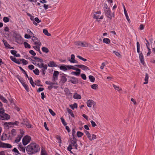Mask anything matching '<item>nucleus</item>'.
<instances>
[{"label": "nucleus", "mask_w": 155, "mask_h": 155, "mask_svg": "<svg viewBox=\"0 0 155 155\" xmlns=\"http://www.w3.org/2000/svg\"><path fill=\"white\" fill-rule=\"evenodd\" d=\"M43 32L45 35L48 36H50L51 35V34L48 32L47 29H44L43 30Z\"/></svg>", "instance_id": "obj_29"}, {"label": "nucleus", "mask_w": 155, "mask_h": 155, "mask_svg": "<svg viewBox=\"0 0 155 155\" xmlns=\"http://www.w3.org/2000/svg\"><path fill=\"white\" fill-rule=\"evenodd\" d=\"M6 137V134H3L2 136V137H1L2 140H6V138H5Z\"/></svg>", "instance_id": "obj_62"}, {"label": "nucleus", "mask_w": 155, "mask_h": 155, "mask_svg": "<svg viewBox=\"0 0 155 155\" xmlns=\"http://www.w3.org/2000/svg\"><path fill=\"white\" fill-rule=\"evenodd\" d=\"M0 99L4 103H7L8 102V101L2 95L0 94Z\"/></svg>", "instance_id": "obj_21"}, {"label": "nucleus", "mask_w": 155, "mask_h": 155, "mask_svg": "<svg viewBox=\"0 0 155 155\" xmlns=\"http://www.w3.org/2000/svg\"><path fill=\"white\" fill-rule=\"evenodd\" d=\"M106 15L109 18L111 19L112 16L111 15V11L110 8L107 9V10H104Z\"/></svg>", "instance_id": "obj_8"}, {"label": "nucleus", "mask_w": 155, "mask_h": 155, "mask_svg": "<svg viewBox=\"0 0 155 155\" xmlns=\"http://www.w3.org/2000/svg\"><path fill=\"white\" fill-rule=\"evenodd\" d=\"M68 61L71 63H78V61L75 60H71V59H69L68 60Z\"/></svg>", "instance_id": "obj_60"}, {"label": "nucleus", "mask_w": 155, "mask_h": 155, "mask_svg": "<svg viewBox=\"0 0 155 155\" xmlns=\"http://www.w3.org/2000/svg\"><path fill=\"white\" fill-rule=\"evenodd\" d=\"M10 58L12 60L15 62H16L17 61L18 59L16 58L15 57H13L12 56L10 57Z\"/></svg>", "instance_id": "obj_50"}, {"label": "nucleus", "mask_w": 155, "mask_h": 155, "mask_svg": "<svg viewBox=\"0 0 155 155\" xmlns=\"http://www.w3.org/2000/svg\"><path fill=\"white\" fill-rule=\"evenodd\" d=\"M73 98L76 99H80L81 98V96L80 95L76 93L74 94L73 96Z\"/></svg>", "instance_id": "obj_18"}, {"label": "nucleus", "mask_w": 155, "mask_h": 155, "mask_svg": "<svg viewBox=\"0 0 155 155\" xmlns=\"http://www.w3.org/2000/svg\"><path fill=\"white\" fill-rule=\"evenodd\" d=\"M69 81L74 84H75L78 83V78L74 77H72L70 78Z\"/></svg>", "instance_id": "obj_5"}, {"label": "nucleus", "mask_w": 155, "mask_h": 155, "mask_svg": "<svg viewBox=\"0 0 155 155\" xmlns=\"http://www.w3.org/2000/svg\"><path fill=\"white\" fill-rule=\"evenodd\" d=\"M89 78L91 82H94L95 79L94 77L92 75H89Z\"/></svg>", "instance_id": "obj_33"}, {"label": "nucleus", "mask_w": 155, "mask_h": 155, "mask_svg": "<svg viewBox=\"0 0 155 155\" xmlns=\"http://www.w3.org/2000/svg\"><path fill=\"white\" fill-rule=\"evenodd\" d=\"M38 46H34L33 47V48L37 51H38V50L40 49V46H39V45H38Z\"/></svg>", "instance_id": "obj_48"}, {"label": "nucleus", "mask_w": 155, "mask_h": 155, "mask_svg": "<svg viewBox=\"0 0 155 155\" xmlns=\"http://www.w3.org/2000/svg\"><path fill=\"white\" fill-rule=\"evenodd\" d=\"M22 137V135L20 136L19 135H18L17 137L16 138L15 140V141L16 143H18L19 142L21 138Z\"/></svg>", "instance_id": "obj_22"}, {"label": "nucleus", "mask_w": 155, "mask_h": 155, "mask_svg": "<svg viewBox=\"0 0 155 155\" xmlns=\"http://www.w3.org/2000/svg\"><path fill=\"white\" fill-rule=\"evenodd\" d=\"M10 124L13 125L18 126V124L19 123V122L18 121H16L14 122H10Z\"/></svg>", "instance_id": "obj_40"}, {"label": "nucleus", "mask_w": 155, "mask_h": 155, "mask_svg": "<svg viewBox=\"0 0 155 155\" xmlns=\"http://www.w3.org/2000/svg\"><path fill=\"white\" fill-rule=\"evenodd\" d=\"M29 53L32 55L35 56L36 55V53L33 50H31L29 51Z\"/></svg>", "instance_id": "obj_52"}, {"label": "nucleus", "mask_w": 155, "mask_h": 155, "mask_svg": "<svg viewBox=\"0 0 155 155\" xmlns=\"http://www.w3.org/2000/svg\"><path fill=\"white\" fill-rule=\"evenodd\" d=\"M31 36L30 35L25 34V38H26L28 39L31 38Z\"/></svg>", "instance_id": "obj_63"}, {"label": "nucleus", "mask_w": 155, "mask_h": 155, "mask_svg": "<svg viewBox=\"0 0 155 155\" xmlns=\"http://www.w3.org/2000/svg\"><path fill=\"white\" fill-rule=\"evenodd\" d=\"M113 52L118 57H120L121 56V55L118 52H117V51H113Z\"/></svg>", "instance_id": "obj_56"}, {"label": "nucleus", "mask_w": 155, "mask_h": 155, "mask_svg": "<svg viewBox=\"0 0 155 155\" xmlns=\"http://www.w3.org/2000/svg\"><path fill=\"white\" fill-rule=\"evenodd\" d=\"M75 66L77 67L78 68H81L84 70H85L88 69V68L86 66L82 64H76L75 65Z\"/></svg>", "instance_id": "obj_10"}, {"label": "nucleus", "mask_w": 155, "mask_h": 155, "mask_svg": "<svg viewBox=\"0 0 155 155\" xmlns=\"http://www.w3.org/2000/svg\"><path fill=\"white\" fill-rule=\"evenodd\" d=\"M137 51L138 53L140 52V44L138 42L137 43Z\"/></svg>", "instance_id": "obj_34"}, {"label": "nucleus", "mask_w": 155, "mask_h": 155, "mask_svg": "<svg viewBox=\"0 0 155 155\" xmlns=\"http://www.w3.org/2000/svg\"><path fill=\"white\" fill-rule=\"evenodd\" d=\"M148 78H149V76L147 73H146L145 75V77L144 79V81H145L143 83V84H147L148 83Z\"/></svg>", "instance_id": "obj_20"}, {"label": "nucleus", "mask_w": 155, "mask_h": 155, "mask_svg": "<svg viewBox=\"0 0 155 155\" xmlns=\"http://www.w3.org/2000/svg\"><path fill=\"white\" fill-rule=\"evenodd\" d=\"M11 134L13 136H15L16 134V130H15L14 129H13L11 130Z\"/></svg>", "instance_id": "obj_43"}, {"label": "nucleus", "mask_w": 155, "mask_h": 155, "mask_svg": "<svg viewBox=\"0 0 155 155\" xmlns=\"http://www.w3.org/2000/svg\"><path fill=\"white\" fill-rule=\"evenodd\" d=\"M49 111L50 114L53 116H54L55 115V113L54 111L51 109H49Z\"/></svg>", "instance_id": "obj_46"}, {"label": "nucleus", "mask_w": 155, "mask_h": 155, "mask_svg": "<svg viewBox=\"0 0 155 155\" xmlns=\"http://www.w3.org/2000/svg\"><path fill=\"white\" fill-rule=\"evenodd\" d=\"M2 145L0 146L1 147L8 148H11L12 147V145L9 144L3 143Z\"/></svg>", "instance_id": "obj_17"}, {"label": "nucleus", "mask_w": 155, "mask_h": 155, "mask_svg": "<svg viewBox=\"0 0 155 155\" xmlns=\"http://www.w3.org/2000/svg\"><path fill=\"white\" fill-rule=\"evenodd\" d=\"M84 134L80 131H78L77 133V135L78 137H81Z\"/></svg>", "instance_id": "obj_39"}, {"label": "nucleus", "mask_w": 155, "mask_h": 155, "mask_svg": "<svg viewBox=\"0 0 155 155\" xmlns=\"http://www.w3.org/2000/svg\"><path fill=\"white\" fill-rule=\"evenodd\" d=\"M70 107L72 109L74 110L75 108H77V104L76 103H74L73 104L70 105Z\"/></svg>", "instance_id": "obj_28"}, {"label": "nucleus", "mask_w": 155, "mask_h": 155, "mask_svg": "<svg viewBox=\"0 0 155 155\" xmlns=\"http://www.w3.org/2000/svg\"><path fill=\"white\" fill-rule=\"evenodd\" d=\"M77 57L78 58L80 59L83 60L84 61H87V59L84 58L79 55H78Z\"/></svg>", "instance_id": "obj_49"}, {"label": "nucleus", "mask_w": 155, "mask_h": 155, "mask_svg": "<svg viewBox=\"0 0 155 155\" xmlns=\"http://www.w3.org/2000/svg\"><path fill=\"white\" fill-rule=\"evenodd\" d=\"M12 151L14 152H15V153H17L18 154H20L19 153V152L18 151V150L16 148H14L13 149Z\"/></svg>", "instance_id": "obj_55"}, {"label": "nucleus", "mask_w": 155, "mask_h": 155, "mask_svg": "<svg viewBox=\"0 0 155 155\" xmlns=\"http://www.w3.org/2000/svg\"><path fill=\"white\" fill-rule=\"evenodd\" d=\"M91 124L92 126V127H94L97 126L96 124L93 120L91 121Z\"/></svg>", "instance_id": "obj_53"}, {"label": "nucleus", "mask_w": 155, "mask_h": 155, "mask_svg": "<svg viewBox=\"0 0 155 155\" xmlns=\"http://www.w3.org/2000/svg\"><path fill=\"white\" fill-rule=\"evenodd\" d=\"M67 111L68 113L70 114L71 116L72 117H74V115L73 113V112L72 110L70 109L67 108Z\"/></svg>", "instance_id": "obj_24"}, {"label": "nucleus", "mask_w": 155, "mask_h": 155, "mask_svg": "<svg viewBox=\"0 0 155 155\" xmlns=\"http://www.w3.org/2000/svg\"><path fill=\"white\" fill-rule=\"evenodd\" d=\"M59 68L60 70H63L64 71H66L67 70L66 65H61V66H60Z\"/></svg>", "instance_id": "obj_25"}, {"label": "nucleus", "mask_w": 155, "mask_h": 155, "mask_svg": "<svg viewBox=\"0 0 155 155\" xmlns=\"http://www.w3.org/2000/svg\"><path fill=\"white\" fill-rule=\"evenodd\" d=\"M40 81L39 80H37L35 81V84L38 86H42V85L40 84Z\"/></svg>", "instance_id": "obj_36"}, {"label": "nucleus", "mask_w": 155, "mask_h": 155, "mask_svg": "<svg viewBox=\"0 0 155 155\" xmlns=\"http://www.w3.org/2000/svg\"><path fill=\"white\" fill-rule=\"evenodd\" d=\"M65 76H67V75L65 74V75H63L61 76V81L62 83H64L67 80V79Z\"/></svg>", "instance_id": "obj_19"}, {"label": "nucleus", "mask_w": 155, "mask_h": 155, "mask_svg": "<svg viewBox=\"0 0 155 155\" xmlns=\"http://www.w3.org/2000/svg\"><path fill=\"white\" fill-rule=\"evenodd\" d=\"M11 52L12 55L15 56L17 53V51L15 50H11Z\"/></svg>", "instance_id": "obj_59"}, {"label": "nucleus", "mask_w": 155, "mask_h": 155, "mask_svg": "<svg viewBox=\"0 0 155 155\" xmlns=\"http://www.w3.org/2000/svg\"><path fill=\"white\" fill-rule=\"evenodd\" d=\"M19 60L20 61H22L24 64L26 65L28 64V62L24 59H20Z\"/></svg>", "instance_id": "obj_32"}, {"label": "nucleus", "mask_w": 155, "mask_h": 155, "mask_svg": "<svg viewBox=\"0 0 155 155\" xmlns=\"http://www.w3.org/2000/svg\"><path fill=\"white\" fill-rule=\"evenodd\" d=\"M31 140V137L30 136L26 135L22 139V143L23 145L25 146Z\"/></svg>", "instance_id": "obj_3"}, {"label": "nucleus", "mask_w": 155, "mask_h": 155, "mask_svg": "<svg viewBox=\"0 0 155 155\" xmlns=\"http://www.w3.org/2000/svg\"><path fill=\"white\" fill-rule=\"evenodd\" d=\"M47 66L46 64H44L43 63H41V65L39 66L40 68H43L41 69L40 71L41 72V74L42 75H44L46 73V70L47 69Z\"/></svg>", "instance_id": "obj_4"}, {"label": "nucleus", "mask_w": 155, "mask_h": 155, "mask_svg": "<svg viewBox=\"0 0 155 155\" xmlns=\"http://www.w3.org/2000/svg\"><path fill=\"white\" fill-rule=\"evenodd\" d=\"M32 40L35 43V44L36 45H39V46H41V44L40 41L38 40V38L34 36H33L32 38Z\"/></svg>", "instance_id": "obj_6"}, {"label": "nucleus", "mask_w": 155, "mask_h": 155, "mask_svg": "<svg viewBox=\"0 0 155 155\" xmlns=\"http://www.w3.org/2000/svg\"><path fill=\"white\" fill-rule=\"evenodd\" d=\"M87 104L88 107H91L92 106H94L95 104V103L92 100H89L87 101Z\"/></svg>", "instance_id": "obj_7"}, {"label": "nucleus", "mask_w": 155, "mask_h": 155, "mask_svg": "<svg viewBox=\"0 0 155 155\" xmlns=\"http://www.w3.org/2000/svg\"><path fill=\"white\" fill-rule=\"evenodd\" d=\"M81 46L86 47L88 46V45L87 43L85 42H81Z\"/></svg>", "instance_id": "obj_44"}, {"label": "nucleus", "mask_w": 155, "mask_h": 155, "mask_svg": "<svg viewBox=\"0 0 155 155\" xmlns=\"http://www.w3.org/2000/svg\"><path fill=\"white\" fill-rule=\"evenodd\" d=\"M29 69L32 70L34 68V66L32 64H30L28 66Z\"/></svg>", "instance_id": "obj_58"}, {"label": "nucleus", "mask_w": 155, "mask_h": 155, "mask_svg": "<svg viewBox=\"0 0 155 155\" xmlns=\"http://www.w3.org/2000/svg\"><path fill=\"white\" fill-rule=\"evenodd\" d=\"M10 19L7 17H5L3 18V20L4 22L6 23L8 22Z\"/></svg>", "instance_id": "obj_41"}, {"label": "nucleus", "mask_w": 155, "mask_h": 155, "mask_svg": "<svg viewBox=\"0 0 155 155\" xmlns=\"http://www.w3.org/2000/svg\"><path fill=\"white\" fill-rule=\"evenodd\" d=\"M91 87L93 89H97L98 88V85L96 84H94L91 86Z\"/></svg>", "instance_id": "obj_37"}, {"label": "nucleus", "mask_w": 155, "mask_h": 155, "mask_svg": "<svg viewBox=\"0 0 155 155\" xmlns=\"http://www.w3.org/2000/svg\"><path fill=\"white\" fill-rule=\"evenodd\" d=\"M139 56L141 63L144 65V64L145 63L144 60L143 54L141 52L139 53Z\"/></svg>", "instance_id": "obj_12"}, {"label": "nucleus", "mask_w": 155, "mask_h": 155, "mask_svg": "<svg viewBox=\"0 0 155 155\" xmlns=\"http://www.w3.org/2000/svg\"><path fill=\"white\" fill-rule=\"evenodd\" d=\"M72 149V145L71 144L69 145L67 148V150L68 151H70Z\"/></svg>", "instance_id": "obj_57"}, {"label": "nucleus", "mask_w": 155, "mask_h": 155, "mask_svg": "<svg viewBox=\"0 0 155 155\" xmlns=\"http://www.w3.org/2000/svg\"><path fill=\"white\" fill-rule=\"evenodd\" d=\"M113 87L115 90H117L119 91L122 90V89L121 88H120L119 87L117 86L115 84H113Z\"/></svg>", "instance_id": "obj_30"}, {"label": "nucleus", "mask_w": 155, "mask_h": 155, "mask_svg": "<svg viewBox=\"0 0 155 155\" xmlns=\"http://www.w3.org/2000/svg\"><path fill=\"white\" fill-rule=\"evenodd\" d=\"M4 110L0 111V118L2 120L6 119L8 120L10 118V116L4 112Z\"/></svg>", "instance_id": "obj_2"}, {"label": "nucleus", "mask_w": 155, "mask_h": 155, "mask_svg": "<svg viewBox=\"0 0 155 155\" xmlns=\"http://www.w3.org/2000/svg\"><path fill=\"white\" fill-rule=\"evenodd\" d=\"M34 73L37 75H38L39 74L40 71L38 68H36L35 70H33Z\"/></svg>", "instance_id": "obj_31"}, {"label": "nucleus", "mask_w": 155, "mask_h": 155, "mask_svg": "<svg viewBox=\"0 0 155 155\" xmlns=\"http://www.w3.org/2000/svg\"><path fill=\"white\" fill-rule=\"evenodd\" d=\"M99 17L100 16L99 15H97L95 14H94L93 16V18L98 20V19H99Z\"/></svg>", "instance_id": "obj_61"}, {"label": "nucleus", "mask_w": 155, "mask_h": 155, "mask_svg": "<svg viewBox=\"0 0 155 155\" xmlns=\"http://www.w3.org/2000/svg\"><path fill=\"white\" fill-rule=\"evenodd\" d=\"M81 77L84 80H85L87 78L85 74H81Z\"/></svg>", "instance_id": "obj_54"}, {"label": "nucleus", "mask_w": 155, "mask_h": 155, "mask_svg": "<svg viewBox=\"0 0 155 155\" xmlns=\"http://www.w3.org/2000/svg\"><path fill=\"white\" fill-rule=\"evenodd\" d=\"M2 41L6 48H8L13 49V47L10 46V45L7 43L6 40L3 39Z\"/></svg>", "instance_id": "obj_13"}, {"label": "nucleus", "mask_w": 155, "mask_h": 155, "mask_svg": "<svg viewBox=\"0 0 155 155\" xmlns=\"http://www.w3.org/2000/svg\"><path fill=\"white\" fill-rule=\"evenodd\" d=\"M24 45H25V47L26 48H31V46L27 42H25L24 43Z\"/></svg>", "instance_id": "obj_35"}, {"label": "nucleus", "mask_w": 155, "mask_h": 155, "mask_svg": "<svg viewBox=\"0 0 155 155\" xmlns=\"http://www.w3.org/2000/svg\"><path fill=\"white\" fill-rule=\"evenodd\" d=\"M42 51L45 53H48L49 51V50L46 47H43L42 48Z\"/></svg>", "instance_id": "obj_26"}, {"label": "nucleus", "mask_w": 155, "mask_h": 155, "mask_svg": "<svg viewBox=\"0 0 155 155\" xmlns=\"http://www.w3.org/2000/svg\"><path fill=\"white\" fill-rule=\"evenodd\" d=\"M48 65L50 67H54L57 66V65L53 61H50L48 64Z\"/></svg>", "instance_id": "obj_15"}, {"label": "nucleus", "mask_w": 155, "mask_h": 155, "mask_svg": "<svg viewBox=\"0 0 155 155\" xmlns=\"http://www.w3.org/2000/svg\"><path fill=\"white\" fill-rule=\"evenodd\" d=\"M45 83L47 84H48V85H53V84H58L57 82L56 83H53V82H51L50 81H46L45 82Z\"/></svg>", "instance_id": "obj_38"}, {"label": "nucleus", "mask_w": 155, "mask_h": 155, "mask_svg": "<svg viewBox=\"0 0 155 155\" xmlns=\"http://www.w3.org/2000/svg\"><path fill=\"white\" fill-rule=\"evenodd\" d=\"M73 71L71 73V74L73 75H75L77 76H79L80 74L81 70L79 71Z\"/></svg>", "instance_id": "obj_23"}, {"label": "nucleus", "mask_w": 155, "mask_h": 155, "mask_svg": "<svg viewBox=\"0 0 155 155\" xmlns=\"http://www.w3.org/2000/svg\"><path fill=\"white\" fill-rule=\"evenodd\" d=\"M61 120L62 122V123L64 125V126H65L67 125V123L65 122V120L64 118L62 117H61Z\"/></svg>", "instance_id": "obj_47"}, {"label": "nucleus", "mask_w": 155, "mask_h": 155, "mask_svg": "<svg viewBox=\"0 0 155 155\" xmlns=\"http://www.w3.org/2000/svg\"><path fill=\"white\" fill-rule=\"evenodd\" d=\"M23 122L21 123L22 125H25L28 128H30L31 127V125L29 123L28 121L27 120L25 119L23 120Z\"/></svg>", "instance_id": "obj_9"}, {"label": "nucleus", "mask_w": 155, "mask_h": 155, "mask_svg": "<svg viewBox=\"0 0 155 155\" xmlns=\"http://www.w3.org/2000/svg\"><path fill=\"white\" fill-rule=\"evenodd\" d=\"M103 42L107 44H109L110 42V40L109 38H104L103 39Z\"/></svg>", "instance_id": "obj_27"}, {"label": "nucleus", "mask_w": 155, "mask_h": 155, "mask_svg": "<svg viewBox=\"0 0 155 155\" xmlns=\"http://www.w3.org/2000/svg\"><path fill=\"white\" fill-rule=\"evenodd\" d=\"M18 148L23 153L25 152V147H23L21 144H20L18 145Z\"/></svg>", "instance_id": "obj_14"}, {"label": "nucleus", "mask_w": 155, "mask_h": 155, "mask_svg": "<svg viewBox=\"0 0 155 155\" xmlns=\"http://www.w3.org/2000/svg\"><path fill=\"white\" fill-rule=\"evenodd\" d=\"M144 28V26L143 24H141L139 27V29L140 30H143Z\"/></svg>", "instance_id": "obj_64"}, {"label": "nucleus", "mask_w": 155, "mask_h": 155, "mask_svg": "<svg viewBox=\"0 0 155 155\" xmlns=\"http://www.w3.org/2000/svg\"><path fill=\"white\" fill-rule=\"evenodd\" d=\"M92 136L91 137V134H89L87 136V137L90 141H92L93 140L97 138L96 135L94 134H92Z\"/></svg>", "instance_id": "obj_11"}, {"label": "nucleus", "mask_w": 155, "mask_h": 155, "mask_svg": "<svg viewBox=\"0 0 155 155\" xmlns=\"http://www.w3.org/2000/svg\"><path fill=\"white\" fill-rule=\"evenodd\" d=\"M59 74V72L57 71H54V72L53 76L57 77Z\"/></svg>", "instance_id": "obj_45"}, {"label": "nucleus", "mask_w": 155, "mask_h": 155, "mask_svg": "<svg viewBox=\"0 0 155 155\" xmlns=\"http://www.w3.org/2000/svg\"><path fill=\"white\" fill-rule=\"evenodd\" d=\"M146 41V45L147 47V48H150V43L146 39H145Z\"/></svg>", "instance_id": "obj_51"}, {"label": "nucleus", "mask_w": 155, "mask_h": 155, "mask_svg": "<svg viewBox=\"0 0 155 155\" xmlns=\"http://www.w3.org/2000/svg\"><path fill=\"white\" fill-rule=\"evenodd\" d=\"M26 151L29 154H34L40 150L38 145L35 143H31L26 147Z\"/></svg>", "instance_id": "obj_1"}, {"label": "nucleus", "mask_w": 155, "mask_h": 155, "mask_svg": "<svg viewBox=\"0 0 155 155\" xmlns=\"http://www.w3.org/2000/svg\"><path fill=\"white\" fill-rule=\"evenodd\" d=\"M23 86L25 88V89L27 92L29 91V89L28 87V86L27 84H23Z\"/></svg>", "instance_id": "obj_42"}, {"label": "nucleus", "mask_w": 155, "mask_h": 155, "mask_svg": "<svg viewBox=\"0 0 155 155\" xmlns=\"http://www.w3.org/2000/svg\"><path fill=\"white\" fill-rule=\"evenodd\" d=\"M41 21V20H40L38 18L36 17L35 18V21H33V23L35 25H37V23H39Z\"/></svg>", "instance_id": "obj_16"}]
</instances>
